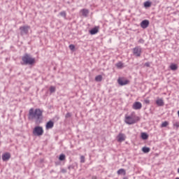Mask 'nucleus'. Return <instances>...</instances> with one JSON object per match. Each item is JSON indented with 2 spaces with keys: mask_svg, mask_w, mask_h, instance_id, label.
Listing matches in <instances>:
<instances>
[{
  "mask_svg": "<svg viewBox=\"0 0 179 179\" xmlns=\"http://www.w3.org/2000/svg\"><path fill=\"white\" fill-rule=\"evenodd\" d=\"M167 125H169V122L165 121V122H162L161 127L162 128H165L166 127H167Z\"/></svg>",
  "mask_w": 179,
  "mask_h": 179,
  "instance_id": "25",
  "label": "nucleus"
},
{
  "mask_svg": "<svg viewBox=\"0 0 179 179\" xmlns=\"http://www.w3.org/2000/svg\"><path fill=\"white\" fill-rule=\"evenodd\" d=\"M133 54L136 57H140L142 54V48L139 46H137L133 49Z\"/></svg>",
  "mask_w": 179,
  "mask_h": 179,
  "instance_id": "6",
  "label": "nucleus"
},
{
  "mask_svg": "<svg viewBox=\"0 0 179 179\" xmlns=\"http://www.w3.org/2000/svg\"><path fill=\"white\" fill-rule=\"evenodd\" d=\"M92 179H97V176H92Z\"/></svg>",
  "mask_w": 179,
  "mask_h": 179,
  "instance_id": "36",
  "label": "nucleus"
},
{
  "mask_svg": "<svg viewBox=\"0 0 179 179\" xmlns=\"http://www.w3.org/2000/svg\"><path fill=\"white\" fill-rule=\"evenodd\" d=\"M152 5V3L150 1H145L144 3L145 8H150V6Z\"/></svg>",
  "mask_w": 179,
  "mask_h": 179,
  "instance_id": "22",
  "label": "nucleus"
},
{
  "mask_svg": "<svg viewBox=\"0 0 179 179\" xmlns=\"http://www.w3.org/2000/svg\"><path fill=\"white\" fill-rule=\"evenodd\" d=\"M83 179H85V178H83Z\"/></svg>",
  "mask_w": 179,
  "mask_h": 179,
  "instance_id": "38",
  "label": "nucleus"
},
{
  "mask_svg": "<svg viewBox=\"0 0 179 179\" xmlns=\"http://www.w3.org/2000/svg\"><path fill=\"white\" fill-rule=\"evenodd\" d=\"M28 120H35L36 124H41L43 122V110L40 108L34 110V108H31L29 110Z\"/></svg>",
  "mask_w": 179,
  "mask_h": 179,
  "instance_id": "1",
  "label": "nucleus"
},
{
  "mask_svg": "<svg viewBox=\"0 0 179 179\" xmlns=\"http://www.w3.org/2000/svg\"><path fill=\"white\" fill-rule=\"evenodd\" d=\"M54 127V122L52 121H49L46 124V129H51L52 128Z\"/></svg>",
  "mask_w": 179,
  "mask_h": 179,
  "instance_id": "13",
  "label": "nucleus"
},
{
  "mask_svg": "<svg viewBox=\"0 0 179 179\" xmlns=\"http://www.w3.org/2000/svg\"><path fill=\"white\" fill-rule=\"evenodd\" d=\"M142 150H143V153H149V152H150V148L148 147H143L142 148Z\"/></svg>",
  "mask_w": 179,
  "mask_h": 179,
  "instance_id": "19",
  "label": "nucleus"
},
{
  "mask_svg": "<svg viewBox=\"0 0 179 179\" xmlns=\"http://www.w3.org/2000/svg\"><path fill=\"white\" fill-rule=\"evenodd\" d=\"M60 16L64 17V19H66V12L65 11H62L59 13Z\"/></svg>",
  "mask_w": 179,
  "mask_h": 179,
  "instance_id": "21",
  "label": "nucleus"
},
{
  "mask_svg": "<svg viewBox=\"0 0 179 179\" xmlns=\"http://www.w3.org/2000/svg\"><path fill=\"white\" fill-rule=\"evenodd\" d=\"M50 93H55V87L51 86L50 87Z\"/></svg>",
  "mask_w": 179,
  "mask_h": 179,
  "instance_id": "24",
  "label": "nucleus"
},
{
  "mask_svg": "<svg viewBox=\"0 0 179 179\" xmlns=\"http://www.w3.org/2000/svg\"><path fill=\"white\" fill-rule=\"evenodd\" d=\"M99 31V27H95L94 28L92 29L90 31V34H92V36L94 35V34H97V32Z\"/></svg>",
  "mask_w": 179,
  "mask_h": 179,
  "instance_id": "14",
  "label": "nucleus"
},
{
  "mask_svg": "<svg viewBox=\"0 0 179 179\" xmlns=\"http://www.w3.org/2000/svg\"><path fill=\"white\" fill-rule=\"evenodd\" d=\"M22 65H33L36 62V59L31 57L29 54H24L22 57Z\"/></svg>",
  "mask_w": 179,
  "mask_h": 179,
  "instance_id": "2",
  "label": "nucleus"
},
{
  "mask_svg": "<svg viewBox=\"0 0 179 179\" xmlns=\"http://www.w3.org/2000/svg\"><path fill=\"white\" fill-rule=\"evenodd\" d=\"M62 173H66V169H62Z\"/></svg>",
  "mask_w": 179,
  "mask_h": 179,
  "instance_id": "35",
  "label": "nucleus"
},
{
  "mask_svg": "<svg viewBox=\"0 0 179 179\" xmlns=\"http://www.w3.org/2000/svg\"><path fill=\"white\" fill-rule=\"evenodd\" d=\"M156 104L159 107H163V106H164V101H163L162 99H159L156 101Z\"/></svg>",
  "mask_w": 179,
  "mask_h": 179,
  "instance_id": "12",
  "label": "nucleus"
},
{
  "mask_svg": "<svg viewBox=\"0 0 179 179\" xmlns=\"http://www.w3.org/2000/svg\"><path fill=\"white\" fill-rule=\"evenodd\" d=\"M69 49L71 50V51H73V50H75V46L73 45H69Z\"/></svg>",
  "mask_w": 179,
  "mask_h": 179,
  "instance_id": "29",
  "label": "nucleus"
},
{
  "mask_svg": "<svg viewBox=\"0 0 179 179\" xmlns=\"http://www.w3.org/2000/svg\"><path fill=\"white\" fill-rule=\"evenodd\" d=\"M59 160H60L61 162H64V160H65V155L64 154L60 155L59 157Z\"/></svg>",
  "mask_w": 179,
  "mask_h": 179,
  "instance_id": "23",
  "label": "nucleus"
},
{
  "mask_svg": "<svg viewBox=\"0 0 179 179\" xmlns=\"http://www.w3.org/2000/svg\"><path fill=\"white\" fill-rule=\"evenodd\" d=\"M117 83L120 85V86H125V85H128V83H129V80H124L121 78H118L117 80Z\"/></svg>",
  "mask_w": 179,
  "mask_h": 179,
  "instance_id": "8",
  "label": "nucleus"
},
{
  "mask_svg": "<svg viewBox=\"0 0 179 179\" xmlns=\"http://www.w3.org/2000/svg\"><path fill=\"white\" fill-rule=\"evenodd\" d=\"M173 127H175V128H178L179 127V123L178 122L174 123Z\"/></svg>",
  "mask_w": 179,
  "mask_h": 179,
  "instance_id": "30",
  "label": "nucleus"
},
{
  "mask_svg": "<svg viewBox=\"0 0 179 179\" xmlns=\"http://www.w3.org/2000/svg\"><path fill=\"white\" fill-rule=\"evenodd\" d=\"M33 134L36 136H41V135L44 134V130L43 129V127L37 126L34 129Z\"/></svg>",
  "mask_w": 179,
  "mask_h": 179,
  "instance_id": "3",
  "label": "nucleus"
},
{
  "mask_svg": "<svg viewBox=\"0 0 179 179\" xmlns=\"http://www.w3.org/2000/svg\"><path fill=\"white\" fill-rule=\"evenodd\" d=\"M140 26L141 27H142V29H148V27H149V20H143L141 22Z\"/></svg>",
  "mask_w": 179,
  "mask_h": 179,
  "instance_id": "9",
  "label": "nucleus"
},
{
  "mask_svg": "<svg viewBox=\"0 0 179 179\" xmlns=\"http://www.w3.org/2000/svg\"><path fill=\"white\" fill-rule=\"evenodd\" d=\"M145 66H147V68H149L150 66V63L149 62L145 63Z\"/></svg>",
  "mask_w": 179,
  "mask_h": 179,
  "instance_id": "31",
  "label": "nucleus"
},
{
  "mask_svg": "<svg viewBox=\"0 0 179 179\" xmlns=\"http://www.w3.org/2000/svg\"><path fill=\"white\" fill-rule=\"evenodd\" d=\"M0 135H1V131H0Z\"/></svg>",
  "mask_w": 179,
  "mask_h": 179,
  "instance_id": "37",
  "label": "nucleus"
},
{
  "mask_svg": "<svg viewBox=\"0 0 179 179\" xmlns=\"http://www.w3.org/2000/svg\"><path fill=\"white\" fill-rule=\"evenodd\" d=\"M144 102L145 103V104H149L150 103V101H149V99H145L144 100Z\"/></svg>",
  "mask_w": 179,
  "mask_h": 179,
  "instance_id": "34",
  "label": "nucleus"
},
{
  "mask_svg": "<svg viewBox=\"0 0 179 179\" xmlns=\"http://www.w3.org/2000/svg\"><path fill=\"white\" fill-rule=\"evenodd\" d=\"M65 117L66 118H71V117H72V114H71V113H67Z\"/></svg>",
  "mask_w": 179,
  "mask_h": 179,
  "instance_id": "27",
  "label": "nucleus"
},
{
  "mask_svg": "<svg viewBox=\"0 0 179 179\" xmlns=\"http://www.w3.org/2000/svg\"><path fill=\"white\" fill-rule=\"evenodd\" d=\"M81 13H82L83 16H84L85 17H87V15H89V10L85 9V8L82 9Z\"/></svg>",
  "mask_w": 179,
  "mask_h": 179,
  "instance_id": "15",
  "label": "nucleus"
},
{
  "mask_svg": "<svg viewBox=\"0 0 179 179\" xmlns=\"http://www.w3.org/2000/svg\"><path fill=\"white\" fill-rule=\"evenodd\" d=\"M138 43H140L141 44H143V43H145V41L141 38L138 41Z\"/></svg>",
  "mask_w": 179,
  "mask_h": 179,
  "instance_id": "33",
  "label": "nucleus"
},
{
  "mask_svg": "<svg viewBox=\"0 0 179 179\" xmlns=\"http://www.w3.org/2000/svg\"><path fill=\"white\" fill-rule=\"evenodd\" d=\"M125 122L129 125H132L136 122V120L134 117V115H129L125 117Z\"/></svg>",
  "mask_w": 179,
  "mask_h": 179,
  "instance_id": "4",
  "label": "nucleus"
},
{
  "mask_svg": "<svg viewBox=\"0 0 179 179\" xmlns=\"http://www.w3.org/2000/svg\"><path fill=\"white\" fill-rule=\"evenodd\" d=\"M10 159V153L9 152H6L2 155V160L3 162H8Z\"/></svg>",
  "mask_w": 179,
  "mask_h": 179,
  "instance_id": "11",
  "label": "nucleus"
},
{
  "mask_svg": "<svg viewBox=\"0 0 179 179\" xmlns=\"http://www.w3.org/2000/svg\"><path fill=\"white\" fill-rule=\"evenodd\" d=\"M125 139H127V136L122 133H120L117 136V142H124Z\"/></svg>",
  "mask_w": 179,
  "mask_h": 179,
  "instance_id": "7",
  "label": "nucleus"
},
{
  "mask_svg": "<svg viewBox=\"0 0 179 179\" xmlns=\"http://www.w3.org/2000/svg\"><path fill=\"white\" fill-rule=\"evenodd\" d=\"M21 36H24V34H27L29 33V30H30V27L29 26H23L20 27Z\"/></svg>",
  "mask_w": 179,
  "mask_h": 179,
  "instance_id": "5",
  "label": "nucleus"
},
{
  "mask_svg": "<svg viewBox=\"0 0 179 179\" xmlns=\"http://www.w3.org/2000/svg\"><path fill=\"white\" fill-rule=\"evenodd\" d=\"M170 69H171V71H177V69H178V66L177 64H171L170 66Z\"/></svg>",
  "mask_w": 179,
  "mask_h": 179,
  "instance_id": "16",
  "label": "nucleus"
},
{
  "mask_svg": "<svg viewBox=\"0 0 179 179\" xmlns=\"http://www.w3.org/2000/svg\"><path fill=\"white\" fill-rule=\"evenodd\" d=\"M117 174H122L123 176H125V174H127V172L125 171V169H120L117 171Z\"/></svg>",
  "mask_w": 179,
  "mask_h": 179,
  "instance_id": "17",
  "label": "nucleus"
},
{
  "mask_svg": "<svg viewBox=\"0 0 179 179\" xmlns=\"http://www.w3.org/2000/svg\"><path fill=\"white\" fill-rule=\"evenodd\" d=\"M74 167L72 165L69 166L68 169L69 170H73Z\"/></svg>",
  "mask_w": 179,
  "mask_h": 179,
  "instance_id": "32",
  "label": "nucleus"
},
{
  "mask_svg": "<svg viewBox=\"0 0 179 179\" xmlns=\"http://www.w3.org/2000/svg\"><path fill=\"white\" fill-rule=\"evenodd\" d=\"M122 65H123L122 62H119L118 63L116 64L117 68H120V69L122 68Z\"/></svg>",
  "mask_w": 179,
  "mask_h": 179,
  "instance_id": "26",
  "label": "nucleus"
},
{
  "mask_svg": "<svg viewBox=\"0 0 179 179\" xmlns=\"http://www.w3.org/2000/svg\"><path fill=\"white\" fill-rule=\"evenodd\" d=\"M141 138L144 141H146V139H148L149 138V136L146 133H141Z\"/></svg>",
  "mask_w": 179,
  "mask_h": 179,
  "instance_id": "18",
  "label": "nucleus"
},
{
  "mask_svg": "<svg viewBox=\"0 0 179 179\" xmlns=\"http://www.w3.org/2000/svg\"><path fill=\"white\" fill-rule=\"evenodd\" d=\"M96 82H101L103 80V76L101 75H99L95 78Z\"/></svg>",
  "mask_w": 179,
  "mask_h": 179,
  "instance_id": "20",
  "label": "nucleus"
},
{
  "mask_svg": "<svg viewBox=\"0 0 179 179\" xmlns=\"http://www.w3.org/2000/svg\"><path fill=\"white\" fill-rule=\"evenodd\" d=\"M134 110H141L142 108V103L138 101H136L134 103L132 106Z\"/></svg>",
  "mask_w": 179,
  "mask_h": 179,
  "instance_id": "10",
  "label": "nucleus"
},
{
  "mask_svg": "<svg viewBox=\"0 0 179 179\" xmlns=\"http://www.w3.org/2000/svg\"><path fill=\"white\" fill-rule=\"evenodd\" d=\"M80 163H85V156L83 155L80 157Z\"/></svg>",
  "mask_w": 179,
  "mask_h": 179,
  "instance_id": "28",
  "label": "nucleus"
}]
</instances>
